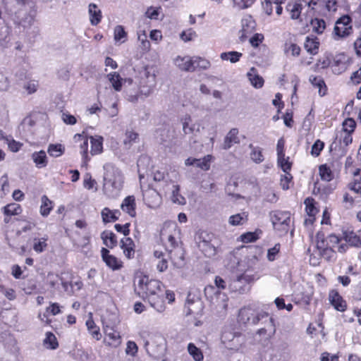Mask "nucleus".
Returning <instances> with one entry per match:
<instances>
[{
    "label": "nucleus",
    "mask_w": 361,
    "mask_h": 361,
    "mask_svg": "<svg viewBox=\"0 0 361 361\" xmlns=\"http://www.w3.org/2000/svg\"><path fill=\"white\" fill-rule=\"evenodd\" d=\"M356 128V122L352 118H345L342 123V132L353 134Z\"/></svg>",
    "instance_id": "52"
},
{
    "label": "nucleus",
    "mask_w": 361,
    "mask_h": 361,
    "mask_svg": "<svg viewBox=\"0 0 361 361\" xmlns=\"http://www.w3.org/2000/svg\"><path fill=\"white\" fill-rule=\"evenodd\" d=\"M90 140L91 155L94 156L101 154L103 152V137L100 135L90 136Z\"/></svg>",
    "instance_id": "26"
},
{
    "label": "nucleus",
    "mask_w": 361,
    "mask_h": 361,
    "mask_svg": "<svg viewBox=\"0 0 361 361\" xmlns=\"http://www.w3.org/2000/svg\"><path fill=\"white\" fill-rule=\"evenodd\" d=\"M343 239L351 246L361 247V238L354 231H344L343 233Z\"/></svg>",
    "instance_id": "34"
},
{
    "label": "nucleus",
    "mask_w": 361,
    "mask_h": 361,
    "mask_svg": "<svg viewBox=\"0 0 361 361\" xmlns=\"http://www.w3.org/2000/svg\"><path fill=\"white\" fill-rule=\"evenodd\" d=\"M324 8L330 14L336 13L338 8V0H324Z\"/></svg>",
    "instance_id": "57"
},
{
    "label": "nucleus",
    "mask_w": 361,
    "mask_h": 361,
    "mask_svg": "<svg viewBox=\"0 0 361 361\" xmlns=\"http://www.w3.org/2000/svg\"><path fill=\"white\" fill-rule=\"evenodd\" d=\"M88 13L90 16V22L92 25H99L103 18L102 13L99 6L94 3H91L88 6Z\"/></svg>",
    "instance_id": "20"
},
{
    "label": "nucleus",
    "mask_w": 361,
    "mask_h": 361,
    "mask_svg": "<svg viewBox=\"0 0 361 361\" xmlns=\"http://www.w3.org/2000/svg\"><path fill=\"white\" fill-rule=\"evenodd\" d=\"M264 36L262 33H255L250 38V43L254 48H257L263 42Z\"/></svg>",
    "instance_id": "62"
},
{
    "label": "nucleus",
    "mask_w": 361,
    "mask_h": 361,
    "mask_svg": "<svg viewBox=\"0 0 361 361\" xmlns=\"http://www.w3.org/2000/svg\"><path fill=\"white\" fill-rule=\"evenodd\" d=\"M353 32L352 18L349 15H343L337 19L334 27V38L336 40L350 36Z\"/></svg>",
    "instance_id": "4"
},
{
    "label": "nucleus",
    "mask_w": 361,
    "mask_h": 361,
    "mask_svg": "<svg viewBox=\"0 0 361 361\" xmlns=\"http://www.w3.org/2000/svg\"><path fill=\"white\" fill-rule=\"evenodd\" d=\"M180 235V231L176 226L164 228L160 234L162 243L175 268H180L185 264V250Z\"/></svg>",
    "instance_id": "2"
},
{
    "label": "nucleus",
    "mask_w": 361,
    "mask_h": 361,
    "mask_svg": "<svg viewBox=\"0 0 361 361\" xmlns=\"http://www.w3.org/2000/svg\"><path fill=\"white\" fill-rule=\"evenodd\" d=\"M32 158L36 166L38 168L45 167L47 165V157L44 150L34 152L32 154Z\"/></svg>",
    "instance_id": "38"
},
{
    "label": "nucleus",
    "mask_w": 361,
    "mask_h": 361,
    "mask_svg": "<svg viewBox=\"0 0 361 361\" xmlns=\"http://www.w3.org/2000/svg\"><path fill=\"white\" fill-rule=\"evenodd\" d=\"M144 200L149 207L156 208L161 203V196L157 191L152 190L144 195Z\"/></svg>",
    "instance_id": "22"
},
{
    "label": "nucleus",
    "mask_w": 361,
    "mask_h": 361,
    "mask_svg": "<svg viewBox=\"0 0 361 361\" xmlns=\"http://www.w3.org/2000/svg\"><path fill=\"white\" fill-rule=\"evenodd\" d=\"M277 165L284 172H290L293 162L290 161L289 157L286 155L277 157Z\"/></svg>",
    "instance_id": "42"
},
{
    "label": "nucleus",
    "mask_w": 361,
    "mask_h": 361,
    "mask_svg": "<svg viewBox=\"0 0 361 361\" xmlns=\"http://www.w3.org/2000/svg\"><path fill=\"white\" fill-rule=\"evenodd\" d=\"M188 352L195 361H203L204 355L202 350L197 348L193 343L188 345Z\"/></svg>",
    "instance_id": "41"
},
{
    "label": "nucleus",
    "mask_w": 361,
    "mask_h": 361,
    "mask_svg": "<svg viewBox=\"0 0 361 361\" xmlns=\"http://www.w3.org/2000/svg\"><path fill=\"white\" fill-rule=\"evenodd\" d=\"M198 247L207 257H212L217 253V248L212 244L209 240H200Z\"/></svg>",
    "instance_id": "23"
},
{
    "label": "nucleus",
    "mask_w": 361,
    "mask_h": 361,
    "mask_svg": "<svg viewBox=\"0 0 361 361\" xmlns=\"http://www.w3.org/2000/svg\"><path fill=\"white\" fill-rule=\"evenodd\" d=\"M240 336L241 333L235 331V328L226 326L222 331L221 339L227 348L233 349L238 345L239 343L235 342V340H238Z\"/></svg>",
    "instance_id": "8"
},
{
    "label": "nucleus",
    "mask_w": 361,
    "mask_h": 361,
    "mask_svg": "<svg viewBox=\"0 0 361 361\" xmlns=\"http://www.w3.org/2000/svg\"><path fill=\"white\" fill-rule=\"evenodd\" d=\"M192 59L193 57H190L188 56H178L174 59V63L176 66V67L182 71L194 72L195 68L193 66Z\"/></svg>",
    "instance_id": "17"
},
{
    "label": "nucleus",
    "mask_w": 361,
    "mask_h": 361,
    "mask_svg": "<svg viewBox=\"0 0 361 361\" xmlns=\"http://www.w3.org/2000/svg\"><path fill=\"white\" fill-rule=\"evenodd\" d=\"M319 40L317 37H307L305 42V49L312 55H316L319 52Z\"/></svg>",
    "instance_id": "29"
},
{
    "label": "nucleus",
    "mask_w": 361,
    "mask_h": 361,
    "mask_svg": "<svg viewBox=\"0 0 361 361\" xmlns=\"http://www.w3.org/2000/svg\"><path fill=\"white\" fill-rule=\"evenodd\" d=\"M101 257L106 267L112 271L120 270L123 267V262L122 260L115 255H111L110 251L106 247H102L101 249Z\"/></svg>",
    "instance_id": "10"
},
{
    "label": "nucleus",
    "mask_w": 361,
    "mask_h": 361,
    "mask_svg": "<svg viewBox=\"0 0 361 361\" xmlns=\"http://www.w3.org/2000/svg\"><path fill=\"white\" fill-rule=\"evenodd\" d=\"M259 234L257 231L246 232L240 235L239 240L243 243H254L259 239Z\"/></svg>",
    "instance_id": "53"
},
{
    "label": "nucleus",
    "mask_w": 361,
    "mask_h": 361,
    "mask_svg": "<svg viewBox=\"0 0 361 361\" xmlns=\"http://www.w3.org/2000/svg\"><path fill=\"white\" fill-rule=\"evenodd\" d=\"M318 243L317 248L319 250V255L326 261L333 262L336 259V251L331 247H326L324 244V240L319 241V233L317 235Z\"/></svg>",
    "instance_id": "16"
},
{
    "label": "nucleus",
    "mask_w": 361,
    "mask_h": 361,
    "mask_svg": "<svg viewBox=\"0 0 361 361\" xmlns=\"http://www.w3.org/2000/svg\"><path fill=\"white\" fill-rule=\"evenodd\" d=\"M303 9L302 3L300 1H290L286 6V10L288 13L292 20L302 21L301 13Z\"/></svg>",
    "instance_id": "15"
},
{
    "label": "nucleus",
    "mask_w": 361,
    "mask_h": 361,
    "mask_svg": "<svg viewBox=\"0 0 361 361\" xmlns=\"http://www.w3.org/2000/svg\"><path fill=\"white\" fill-rule=\"evenodd\" d=\"M331 53H325L322 56H320L315 64L313 66V71L315 72H318L322 69H326L327 68H331Z\"/></svg>",
    "instance_id": "28"
},
{
    "label": "nucleus",
    "mask_w": 361,
    "mask_h": 361,
    "mask_svg": "<svg viewBox=\"0 0 361 361\" xmlns=\"http://www.w3.org/2000/svg\"><path fill=\"white\" fill-rule=\"evenodd\" d=\"M266 319V326L263 328L259 329L257 331V334L259 335H268L269 336H273L276 332V327L274 324V319L268 316Z\"/></svg>",
    "instance_id": "35"
},
{
    "label": "nucleus",
    "mask_w": 361,
    "mask_h": 361,
    "mask_svg": "<svg viewBox=\"0 0 361 361\" xmlns=\"http://www.w3.org/2000/svg\"><path fill=\"white\" fill-rule=\"evenodd\" d=\"M241 25L239 39L240 42H245L249 35L255 30L256 22L251 16H246L242 19Z\"/></svg>",
    "instance_id": "12"
},
{
    "label": "nucleus",
    "mask_w": 361,
    "mask_h": 361,
    "mask_svg": "<svg viewBox=\"0 0 361 361\" xmlns=\"http://www.w3.org/2000/svg\"><path fill=\"white\" fill-rule=\"evenodd\" d=\"M319 175L322 180L330 182L335 178L334 173L331 167L327 164H323L319 166Z\"/></svg>",
    "instance_id": "30"
},
{
    "label": "nucleus",
    "mask_w": 361,
    "mask_h": 361,
    "mask_svg": "<svg viewBox=\"0 0 361 361\" xmlns=\"http://www.w3.org/2000/svg\"><path fill=\"white\" fill-rule=\"evenodd\" d=\"M44 345L49 349L55 350L59 347V343L56 336L52 332H47L44 339Z\"/></svg>",
    "instance_id": "47"
},
{
    "label": "nucleus",
    "mask_w": 361,
    "mask_h": 361,
    "mask_svg": "<svg viewBox=\"0 0 361 361\" xmlns=\"http://www.w3.org/2000/svg\"><path fill=\"white\" fill-rule=\"evenodd\" d=\"M107 78L116 91H121L122 88V78L118 73L112 72L107 75Z\"/></svg>",
    "instance_id": "43"
},
{
    "label": "nucleus",
    "mask_w": 361,
    "mask_h": 361,
    "mask_svg": "<svg viewBox=\"0 0 361 361\" xmlns=\"http://www.w3.org/2000/svg\"><path fill=\"white\" fill-rule=\"evenodd\" d=\"M329 300L331 305L339 312H344L347 309V302L339 294L338 291L333 289L329 291Z\"/></svg>",
    "instance_id": "13"
},
{
    "label": "nucleus",
    "mask_w": 361,
    "mask_h": 361,
    "mask_svg": "<svg viewBox=\"0 0 361 361\" xmlns=\"http://www.w3.org/2000/svg\"><path fill=\"white\" fill-rule=\"evenodd\" d=\"M121 213L118 209H110L109 207H104L101 212L102 221L104 224L113 223L116 221Z\"/></svg>",
    "instance_id": "24"
},
{
    "label": "nucleus",
    "mask_w": 361,
    "mask_h": 361,
    "mask_svg": "<svg viewBox=\"0 0 361 361\" xmlns=\"http://www.w3.org/2000/svg\"><path fill=\"white\" fill-rule=\"evenodd\" d=\"M104 332L105 334L104 343L106 346L116 348L121 345L122 338L119 331L114 327L106 326H104Z\"/></svg>",
    "instance_id": "7"
},
{
    "label": "nucleus",
    "mask_w": 361,
    "mask_h": 361,
    "mask_svg": "<svg viewBox=\"0 0 361 361\" xmlns=\"http://www.w3.org/2000/svg\"><path fill=\"white\" fill-rule=\"evenodd\" d=\"M259 279L257 272L252 268H248L230 280L228 289L232 293L244 294L250 290L252 284Z\"/></svg>",
    "instance_id": "3"
},
{
    "label": "nucleus",
    "mask_w": 361,
    "mask_h": 361,
    "mask_svg": "<svg viewBox=\"0 0 361 361\" xmlns=\"http://www.w3.org/2000/svg\"><path fill=\"white\" fill-rule=\"evenodd\" d=\"M247 77L253 87L255 88H261L263 87L264 80L262 76L257 73L255 68L252 67L247 73Z\"/></svg>",
    "instance_id": "33"
},
{
    "label": "nucleus",
    "mask_w": 361,
    "mask_h": 361,
    "mask_svg": "<svg viewBox=\"0 0 361 361\" xmlns=\"http://www.w3.org/2000/svg\"><path fill=\"white\" fill-rule=\"evenodd\" d=\"M75 138L82 142L80 145V154L82 156V163L85 165L90 161L91 158L88 152V137L83 134H76Z\"/></svg>",
    "instance_id": "18"
},
{
    "label": "nucleus",
    "mask_w": 361,
    "mask_h": 361,
    "mask_svg": "<svg viewBox=\"0 0 361 361\" xmlns=\"http://www.w3.org/2000/svg\"><path fill=\"white\" fill-rule=\"evenodd\" d=\"M101 238L105 245L109 249H114L117 246L118 240L117 237L111 231H104L101 233Z\"/></svg>",
    "instance_id": "27"
},
{
    "label": "nucleus",
    "mask_w": 361,
    "mask_h": 361,
    "mask_svg": "<svg viewBox=\"0 0 361 361\" xmlns=\"http://www.w3.org/2000/svg\"><path fill=\"white\" fill-rule=\"evenodd\" d=\"M243 54L235 51L223 52L221 54V59L224 61H229L231 63H236L240 61Z\"/></svg>",
    "instance_id": "48"
},
{
    "label": "nucleus",
    "mask_w": 361,
    "mask_h": 361,
    "mask_svg": "<svg viewBox=\"0 0 361 361\" xmlns=\"http://www.w3.org/2000/svg\"><path fill=\"white\" fill-rule=\"evenodd\" d=\"M179 185H174V190L172 193V200L173 202L183 204L185 202V198L179 193Z\"/></svg>",
    "instance_id": "64"
},
{
    "label": "nucleus",
    "mask_w": 361,
    "mask_h": 361,
    "mask_svg": "<svg viewBox=\"0 0 361 361\" xmlns=\"http://www.w3.org/2000/svg\"><path fill=\"white\" fill-rule=\"evenodd\" d=\"M192 62L195 71L207 70L211 66L209 61L200 56L193 57Z\"/></svg>",
    "instance_id": "44"
},
{
    "label": "nucleus",
    "mask_w": 361,
    "mask_h": 361,
    "mask_svg": "<svg viewBox=\"0 0 361 361\" xmlns=\"http://www.w3.org/2000/svg\"><path fill=\"white\" fill-rule=\"evenodd\" d=\"M238 130L235 128H231L225 137L223 149H228L231 147L233 144L239 143Z\"/></svg>",
    "instance_id": "31"
},
{
    "label": "nucleus",
    "mask_w": 361,
    "mask_h": 361,
    "mask_svg": "<svg viewBox=\"0 0 361 361\" xmlns=\"http://www.w3.org/2000/svg\"><path fill=\"white\" fill-rule=\"evenodd\" d=\"M121 209L131 217L136 216V202L133 195H129L124 198L121 205Z\"/></svg>",
    "instance_id": "21"
},
{
    "label": "nucleus",
    "mask_w": 361,
    "mask_h": 361,
    "mask_svg": "<svg viewBox=\"0 0 361 361\" xmlns=\"http://www.w3.org/2000/svg\"><path fill=\"white\" fill-rule=\"evenodd\" d=\"M348 56L345 53H331V68L334 74L339 75L345 72L348 67Z\"/></svg>",
    "instance_id": "9"
},
{
    "label": "nucleus",
    "mask_w": 361,
    "mask_h": 361,
    "mask_svg": "<svg viewBox=\"0 0 361 361\" xmlns=\"http://www.w3.org/2000/svg\"><path fill=\"white\" fill-rule=\"evenodd\" d=\"M251 159L255 163H261L264 161V156L262 152L259 147H254L250 154Z\"/></svg>",
    "instance_id": "63"
},
{
    "label": "nucleus",
    "mask_w": 361,
    "mask_h": 361,
    "mask_svg": "<svg viewBox=\"0 0 361 361\" xmlns=\"http://www.w3.org/2000/svg\"><path fill=\"white\" fill-rule=\"evenodd\" d=\"M339 142L343 147H347L353 142V134L341 131Z\"/></svg>",
    "instance_id": "60"
},
{
    "label": "nucleus",
    "mask_w": 361,
    "mask_h": 361,
    "mask_svg": "<svg viewBox=\"0 0 361 361\" xmlns=\"http://www.w3.org/2000/svg\"><path fill=\"white\" fill-rule=\"evenodd\" d=\"M135 244L130 237H124L120 241V247L123 250L125 257L131 259L135 255Z\"/></svg>",
    "instance_id": "14"
},
{
    "label": "nucleus",
    "mask_w": 361,
    "mask_h": 361,
    "mask_svg": "<svg viewBox=\"0 0 361 361\" xmlns=\"http://www.w3.org/2000/svg\"><path fill=\"white\" fill-rule=\"evenodd\" d=\"M135 293L143 300H147L150 306L159 312L166 310L164 300V286L161 281L149 279L147 275L140 274L137 276Z\"/></svg>",
    "instance_id": "1"
},
{
    "label": "nucleus",
    "mask_w": 361,
    "mask_h": 361,
    "mask_svg": "<svg viewBox=\"0 0 361 361\" xmlns=\"http://www.w3.org/2000/svg\"><path fill=\"white\" fill-rule=\"evenodd\" d=\"M269 314L266 312H260L255 313V310L251 307H244L241 308L238 312V320L240 323L244 324L251 323L257 324L260 320L267 318Z\"/></svg>",
    "instance_id": "5"
},
{
    "label": "nucleus",
    "mask_w": 361,
    "mask_h": 361,
    "mask_svg": "<svg viewBox=\"0 0 361 361\" xmlns=\"http://www.w3.org/2000/svg\"><path fill=\"white\" fill-rule=\"evenodd\" d=\"M48 240L49 237L47 235H44L40 238L34 237L32 239L33 250L37 253H42L45 251L48 247Z\"/></svg>",
    "instance_id": "25"
},
{
    "label": "nucleus",
    "mask_w": 361,
    "mask_h": 361,
    "mask_svg": "<svg viewBox=\"0 0 361 361\" xmlns=\"http://www.w3.org/2000/svg\"><path fill=\"white\" fill-rule=\"evenodd\" d=\"M65 152V147L61 144H50L47 152L51 157H59Z\"/></svg>",
    "instance_id": "49"
},
{
    "label": "nucleus",
    "mask_w": 361,
    "mask_h": 361,
    "mask_svg": "<svg viewBox=\"0 0 361 361\" xmlns=\"http://www.w3.org/2000/svg\"><path fill=\"white\" fill-rule=\"evenodd\" d=\"M310 25L312 27V31L318 35L322 34L326 27L325 20L319 18H312L310 20Z\"/></svg>",
    "instance_id": "40"
},
{
    "label": "nucleus",
    "mask_w": 361,
    "mask_h": 361,
    "mask_svg": "<svg viewBox=\"0 0 361 361\" xmlns=\"http://www.w3.org/2000/svg\"><path fill=\"white\" fill-rule=\"evenodd\" d=\"M86 326L87 329L90 333V334L92 336L93 338H94L96 341H99L102 338V334L100 332V329L97 324H95L94 319L92 317H90L87 321H86Z\"/></svg>",
    "instance_id": "36"
},
{
    "label": "nucleus",
    "mask_w": 361,
    "mask_h": 361,
    "mask_svg": "<svg viewBox=\"0 0 361 361\" xmlns=\"http://www.w3.org/2000/svg\"><path fill=\"white\" fill-rule=\"evenodd\" d=\"M316 201L312 197H308L305 199L304 204L305 206V213L307 217L305 219V225L312 226L316 221V216L319 213V210L316 207Z\"/></svg>",
    "instance_id": "11"
},
{
    "label": "nucleus",
    "mask_w": 361,
    "mask_h": 361,
    "mask_svg": "<svg viewBox=\"0 0 361 361\" xmlns=\"http://www.w3.org/2000/svg\"><path fill=\"white\" fill-rule=\"evenodd\" d=\"M286 0H264L262 3L263 8L267 15L273 13V4H283Z\"/></svg>",
    "instance_id": "55"
},
{
    "label": "nucleus",
    "mask_w": 361,
    "mask_h": 361,
    "mask_svg": "<svg viewBox=\"0 0 361 361\" xmlns=\"http://www.w3.org/2000/svg\"><path fill=\"white\" fill-rule=\"evenodd\" d=\"M326 241V244L325 246L331 247L334 249L341 243L342 239L336 234H330L327 236Z\"/></svg>",
    "instance_id": "59"
},
{
    "label": "nucleus",
    "mask_w": 361,
    "mask_h": 361,
    "mask_svg": "<svg viewBox=\"0 0 361 361\" xmlns=\"http://www.w3.org/2000/svg\"><path fill=\"white\" fill-rule=\"evenodd\" d=\"M309 80L314 87L318 88L320 96L323 97L326 94L327 86L321 76L311 75Z\"/></svg>",
    "instance_id": "32"
},
{
    "label": "nucleus",
    "mask_w": 361,
    "mask_h": 361,
    "mask_svg": "<svg viewBox=\"0 0 361 361\" xmlns=\"http://www.w3.org/2000/svg\"><path fill=\"white\" fill-rule=\"evenodd\" d=\"M213 157L210 154L204 156L202 159H197L196 166L203 171H208L210 169L211 161Z\"/></svg>",
    "instance_id": "51"
},
{
    "label": "nucleus",
    "mask_w": 361,
    "mask_h": 361,
    "mask_svg": "<svg viewBox=\"0 0 361 361\" xmlns=\"http://www.w3.org/2000/svg\"><path fill=\"white\" fill-rule=\"evenodd\" d=\"M196 36L197 34L192 28L184 30L180 34V38L185 42L192 41Z\"/></svg>",
    "instance_id": "58"
},
{
    "label": "nucleus",
    "mask_w": 361,
    "mask_h": 361,
    "mask_svg": "<svg viewBox=\"0 0 361 361\" xmlns=\"http://www.w3.org/2000/svg\"><path fill=\"white\" fill-rule=\"evenodd\" d=\"M248 215L245 212L241 214H236L229 217L228 222L232 226L243 225L247 221Z\"/></svg>",
    "instance_id": "46"
},
{
    "label": "nucleus",
    "mask_w": 361,
    "mask_h": 361,
    "mask_svg": "<svg viewBox=\"0 0 361 361\" xmlns=\"http://www.w3.org/2000/svg\"><path fill=\"white\" fill-rule=\"evenodd\" d=\"M293 176L290 172L285 173L281 176L280 185L283 190H287L290 188V184L293 183Z\"/></svg>",
    "instance_id": "54"
},
{
    "label": "nucleus",
    "mask_w": 361,
    "mask_h": 361,
    "mask_svg": "<svg viewBox=\"0 0 361 361\" xmlns=\"http://www.w3.org/2000/svg\"><path fill=\"white\" fill-rule=\"evenodd\" d=\"M301 48L299 45L290 41L284 44V52L286 54H290L293 56H298L300 54Z\"/></svg>",
    "instance_id": "45"
},
{
    "label": "nucleus",
    "mask_w": 361,
    "mask_h": 361,
    "mask_svg": "<svg viewBox=\"0 0 361 361\" xmlns=\"http://www.w3.org/2000/svg\"><path fill=\"white\" fill-rule=\"evenodd\" d=\"M153 257L157 271L159 272L166 271L169 268V262L164 252L161 250H154Z\"/></svg>",
    "instance_id": "19"
},
{
    "label": "nucleus",
    "mask_w": 361,
    "mask_h": 361,
    "mask_svg": "<svg viewBox=\"0 0 361 361\" xmlns=\"http://www.w3.org/2000/svg\"><path fill=\"white\" fill-rule=\"evenodd\" d=\"M2 212L4 215L17 216L22 213L23 209L19 204L10 203L2 208Z\"/></svg>",
    "instance_id": "39"
},
{
    "label": "nucleus",
    "mask_w": 361,
    "mask_h": 361,
    "mask_svg": "<svg viewBox=\"0 0 361 361\" xmlns=\"http://www.w3.org/2000/svg\"><path fill=\"white\" fill-rule=\"evenodd\" d=\"M274 227L284 232H287L290 224V213L287 211L276 210L271 216Z\"/></svg>",
    "instance_id": "6"
},
{
    "label": "nucleus",
    "mask_w": 361,
    "mask_h": 361,
    "mask_svg": "<svg viewBox=\"0 0 361 361\" xmlns=\"http://www.w3.org/2000/svg\"><path fill=\"white\" fill-rule=\"evenodd\" d=\"M325 144L323 141L319 139H317L312 146L311 148V154L317 157L321 154L322 151L324 149Z\"/></svg>",
    "instance_id": "56"
},
{
    "label": "nucleus",
    "mask_w": 361,
    "mask_h": 361,
    "mask_svg": "<svg viewBox=\"0 0 361 361\" xmlns=\"http://www.w3.org/2000/svg\"><path fill=\"white\" fill-rule=\"evenodd\" d=\"M128 34L123 25H116L114 31V37L116 42H125L127 40Z\"/></svg>",
    "instance_id": "50"
},
{
    "label": "nucleus",
    "mask_w": 361,
    "mask_h": 361,
    "mask_svg": "<svg viewBox=\"0 0 361 361\" xmlns=\"http://www.w3.org/2000/svg\"><path fill=\"white\" fill-rule=\"evenodd\" d=\"M39 87V82L37 80H30L24 85L23 88L27 91V94H32L37 91Z\"/></svg>",
    "instance_id": "61"
},
{
    "label": "nucleus",
    "mask_w": 361,
    "mask_h": 361,
    "mask_svg": "<svg viewBox=\"0 0 361 361\" xmlns=\"http://www.w3.org/2000/svg\"><path fill=\"white\" fill-rule=\"evenodd\" d=\"M53 208V202L50 200L46 195H42L41 197V205L39 209L40 214L42 216L46 217L49 216Z\"/></svg>",
    "instance_id": "37"
}]
</instances>
